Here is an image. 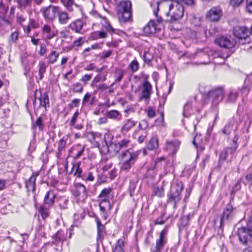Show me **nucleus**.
Masks as SVG:
<instances>
[{"label":"nucleus","mask_w":252,"mask_h":252,"mask_svg":"<svg viewBox=\"0 0 252 252\" xmlns=\"http://www.w3.org/2000/svg\"><path fill=\"white\" fill-rule=\"evenodd\" d=\"M32 127V128L38 127L40 130H43V125L41 119L40 118H37L35 123H33Z\"/></svg>","instance_id":"nucleus-41"},{"label":"nucleus","mask_w":252,"mask_h":252,"mask_svg":"<svg viewBox=\"0 0 252 252\" xmlns=\"http://www.w3.org/2000/svg\"><path fill=\"white\" fill-rule=\"evenodd\" d=\"M166 235V231L162 230L160 232L159 238L156 241V245L153 252H161V249L163 248L164 246L166 243V240L165 238Z\"/></svg>","instance_id":"nucleus-15"},{"label":"nucleus","mask_w":252,"mask_h":252,"mask_svg":"<svg viewBox=\"0 0 252 252\" xmlns=\"http://www.w3.org/2000/svg\"><path fill=\"white\" fill-rule=\"evenodd\" d=\"M228 154V153L227 150L224 149L220 154V162L221 160H224L226 159Z\"/></svg>","instance_id":"nucleus-52"},{"label":"nucleus","mask_w":252,"mask_h":252,"mask_svg":"<svg viewBox=\"0 0 252 252\" xmlns=\"http://www.w3.org/2000/svg\"><path fill=\"white\" fill-rule=\"evenodd\" d=\"M245 179L247 181V183L250 186L252 185V173H248L246 175Z\"/></svg>","instance_id":"nucleus-55"},{"label":"nucleus","mask_w":252,"mask_h":252,"mask_svg":"<svg viewBox=\"0 0 252 252\" xmlns=\"http://www.w3.org/2000/svg\"><path fill=\"white\" fill-rule=\"evenodd\" d=\"M73 194L78 201H83L87 197V193L85 187L80 183L75 184Z\"/></svg>","instance_id":"nucleus-11"},{"label":"nucleus","mask_w":252,"mask_h":252,"mask_svg":"<svg viewBox=\"0 0 252 252\" xmlns=\"http://www.w3.org/2000/svg\"><path fill=\"white\" fill-rule=\"evenodd\" d=\"M216 43L220 47L225 48H231L236 44V41L231 37L222 36L216 39Z\"/></svg>","instance_id":"nucleus-13"},{"label":"nucleus","mask_w":252,"mask_h":252,"mask_svg":"<svg viewBox=\"0 0 252 252\" xmlns=\"http://www.w3.org/2000/svg\"><path fill=\"white\" fill-rule=\"evenodd\" d=\"M237 95L238 94L236 92H231L228 95V100L230 102L234 101L236 99Z\"/></svg>","instance_id":"nucleus-45"},{"label":"nucleus","mask_w":252,"mask_h":252,"mask_svg":"<svg viewBox=\"0 0 252 252\" xmlns=\"http://www.w3.org/2000/svg\"><path fill=\"white\" fill-rule=\"evenodd\" d=\"M92 96L91 93H87L84 96L83 100H82V103L83 105H86L87 103L89 102V101L91 100V98Z\"/></svg>","instance_id":"nucleus-46"},{"label":"nucleus","mask_w":252,"mask_h":252,"mask_svg":"<svg viewBox=\"0 0 252 252\" xmlns=\"http://www.w3.org/2000/svg\"><path fill=\"white\" fill-rule=\"evenodd\" d=\"M17 7L21 11L26 10L32 5V0H16Z\"/></svg>","instance_id":"nucleus-22"},{"label":"nucleus","mask_w":252,"mask_h":252,"mask_svg":"<svg viewBox=\"0 0 252 252\" xmlns=\"http://www.w3.org/2000/svg\"><path fill=\"white\" fill-rule=\"evenodd\" d=\"M55 198V194L53 191H48L44 197V205H47L48 207H51L54 204Z\"/></svg>","instance_id":"nucleus-19"},{"label":"nucleus","mask_w":252,"mask_h":252,"mask_svg":"<svg viewBox=\"0 0 252 252\" xmlns=\"http://www.w3.org/2000/svg\"><path fill=\"white\" fill-rule=\"evenodd\" d=\"M39 67V79L42 80L43 78V74L46 71V65L44 62H40Z\"/></svg>","instance_id":"nucleus-35"},{"label":"nucleus","mask_w":252,"mask_h":252,"mask_svg":"<svg viewBox=\"0 0 252 252\" xmlns=\"http://www.w3.org/2000/svg\"><path fill=\"white\" fill-rule=\"evenodd\" d=\"M29 25L30 26V27L32 28L33 29H36V28H38V27H39L38 24L33 19H30Z\"/></svg>","instance_id":"nucleus-50"},{"label":"nucleus","mask_w":252,"mask_h":252,"mask_svg":"<svg viewBox=\"0 0 252 252\" xmlns=\"http://www.w3.org/2000/svg\"><path fill=\"white\" fill-rule=\"evenodd\" d=\"M95 220L97 223V236L99 238H100L103 237L104 234V227L97 218H95Z\"/></svg>","instance_id":"nucleus-30"},{"label":"nucleus","mask_w":252,"mask_h":252,"mask_svg":"<svg viewBox=\"0 0 252 252\" xmlns=\"http://www.w3.org/2000/svg\"><path fill=\"white\" fill-rule=\"evenodd\" d=\"M120 115L119 111L115 110L109 111L107 112V116L111 119H116Z\"/></svg>","instance_id":"nucleus-39"},{"label":"nucleus","mask_w":252,"mask_h":252,"mask_svg":"<svg viewBox=\"0 0 252 252\" xmlns=\"http://www.w3.org/2000/svg\"><path fill=\"white\" fill-rule=\"evenodd\" d=\"M99 206L100 210L104 214L105 219H106L107 218L106 214V209L111 210L112 207L110 201L106 199H104L99 203Z\"/></svg>","instance_id":"nucleus-21"},{"label":"nucleus","mask_w":252,"mask_h":252,"mask_svg":"<svg viewBox=\"0 0 252 252\" xmlns=\"http://www.w3.org/2000/svg\"><path fill=\"white\" fill-rule=\"evenodd\" d=\"M248 80V78H247V79L245 80L244 85L243 86L242 88L241 89V91L243 95H247L249 94L251 89L250 86L247 84Z\"/></svg>","instance_id":"nucleus-38"},{"label":"nucleus","mask_w":252,"mask_h":252,"mask_svg":"<svg viewBox=\"0 0 252 252\" xmlns=\"http://www.w3.org/2000/svg\"><path fill=\"white\" fill-rule=\"evenodd\" d=\"M140 152V151L134 152L130 149L123 152L121 156V170L124 171L129 170L136 161Z\"/></svg>","instance_id":"nucleus-2"},{"label":"nucleus","mask_w":252,"mask_h":252,"mask_svg":"<svg viewBox=\"0 0 252 252\" xmlns=\"http://www.w3.org/2000/svg\"><path fill=\"white\" fill-rule=\"evenodd\" d=\"M233 145L232 146H231L230 147H228L226 149H225L226 150H227L228 153L230 154H233V153L235 151V150H236L237 147V143L235 142V141L234 140H233Z\"/></svg>","instance_id":"nucleus-44"},{"label":"nucleus","mask_w":252,"mask_h":252,"mask_svg":"<svg viewBox=\"0 0 252 252\" xmlns=\"http://www.w3.org/2000/svg\"><path fill=\"white\" fill-rule=\"evenodd\" d=\"M124 247V241L122 239H119L115 249L113 251V252H124L123 250Z\"/></svg>","instance_id":"nucleus-33"},{"label":"nucleus","mask_w":252,"mask_h":252,"mask_svg":"<svg viewBox=\"0 0 252 252\" xmlns=\"http://www.w3.org/2000/svg\"><path fill=\"white\" fill-rule=\"evenodd\" d=\"M182 189V187L179 185L172 187L171 189L170 193L168 195V202L173 204L174 208H176L177 203L181 199L180 195Z\"/></svg>","instance_id":"nucleus-7"},{"label":"nucleus","mask_w":252,"mask_h":252,"mask_svg":"<svg viewBox=\"0 0 252 252\" xmlns=\"http://www.w3.org/2000/svg\"><path fill=\"white\" fill-rule=\"evenodd\" d=\"M112 51L109 50L107 51H104L100 55V58L102 60H104L106 58H108L112 54Z\"/></svg>","instance_id":"nucleus-51"},{"label":"nucleus","mask_w":252,"mask_h":252,"mask_svg":"<svg viewBox=\"0 0 252 252\" xmlns=\"http://www.w3.org/2000/svg\"><path fill=\"white\" fill-rule=\"evenodd\" d=\"M66 139H65L64 137L60 140L58 148V152L57 153V157L58 158H61L63 152L66 146Z\"/></svg>","instance_id":"nucleus-25"},{"label":"nucleus","mask_w":252,"mask_h":252,"mask_svg":"<svg viewBox=\"0 0 252 252\" xmlns=\"http://www.w3.org/2000/svg\"><path fill=\"white\" fill-rule=\"evenodd\" d=\"M36 175H32L26 182V188L29 190L33 191L35 188V181Z\"/></svg>","instance_id":"nucleus-27"},{"label":"nucleus","mask_w":252,"mask_h":252,"mask_svg":"<svg viewBox=\"0 0 252 252\" xmlns=\"http://www.w3.org/2000/svg\"><path fill=\"white\" fill-rule=\"evenodd\" d=\"M118 11H131V3L129 0H123L120 2Z\"/></svg>","instance_id":"nucleus-23"},{"label":"nucleus","mask_w":252,"mask_h":252,"mask_svg":"<svg viewBox=\"0 0 252 252\" xmlns=\"http://www.w3.org/2000/svg\"><path fill=\"white\" fill-rule=\"evenodd\" d=\"M158 147V141L157 137L152 138L147 144V148L149 150H153Z\"/></svg>","instance_id":"nucleus-28"},{"label":"nucleus","mask_w":252,"mask_h":252,"mask_svg":"<svg viewBox=\"0 0 252 252\" xmlns=\"http://www.w3.org/2000/svg\"><path fill=\"white\" fill-rule=\"evenodd\" d=\"M26 20V18L24 15L20 13H17V21L18 23L22 25L23 22Z\"/></svg>","instance_id":"nucleus-48"},{"label":"nucleus","mask_w":252,"mask_h":252,"mask_svg":"<svg viewBox=\"0 0 252 252\" xmlns=\"http://www.w3.org/2000/svg\"><path fill=\"white\" fill-rule=\"evenodd\" d=\"M78 115H79V112H78V110H77L74 114L73 116L72 117V118L71 119L70 123V125L71 126H75L76 122V120L78 118Z\"/></svg>","instance_id":"nucleus-47"},{"label":"nucleus","mask_w":252,"mask_h":252,"mask_svg":"<svg viewBox=\"0 0 252 252\" xmlns=\"http://www.w3.org/2000/svg\"><path fill=\"white\" fill-rule=\"evenodd\" d=\"M83 42L82 41V38L80 37L78 39L74 41L73 42V46H80Z\"/></svg>","instance_id":"nucleus-61"},{"label":"nucleus","mask_w":252,"mask_h":252,"mask_svg":"<svg viewBox=\"0 0 252 252\" xmlns=\"http://www.w3.org/2000/svg\"><path fill=\"white\" fill-rule=\"evenodd\" d=\"M152 86L148 81L144 82L142 86L141 92L139 97V100L144 99L148 101L152 94Z\"/></svg>","instance_id":"nucleus-14"},{"label":"nucleus","mask_w":252,"mask_h":252,"mask_svg":"<svg viewBox=\"0 0 252 252\" xmlns=\"http://www.w3.org/2000/svg\"><path fill=\"white\" fill-rule=\"evenodd\" d=\"M57 15L59 23L63 25H66L70 19L69 14L66 11L60 9Z\"/></svg>","instance_id":"nucleus-17"},{"label":"nucleus","mask_w":252,"mask_h":252,"mask_svg":"<svg viewBox=\"0 0 252 252\" xmlns=\"http://www.w3.org/2000/svg\"><path fill=\"white\" fill-rule=\"evenodd\" d=\"M42 32L44 33H49L51 32V27L48 25H44L42 28Z\"/></svg>","instance_id":"nucleus-56"},{"label":"nucleus","mask_w":252,"mask_h":252,"mask_svg":"<svg viewBox=\"0 0 252 252\" xmlns=\"http://www.w3.org/2000/svg\"><path fill=\"white\" fill-rule=\"evenodd\" d=\"M153 12L156 17L160 8L162 12L169 19L167 20L176 21L182 18L184 14V8L181 3L165 0L151 4Z\"/></svg>","instance_id":"nucleus-1"},{"label":"nucleus","mask_w":252,"mask_h":252,"mask_svg":"<svg viewBox=\"0 0 252 252\" xmlns=\"http://www.w3.org/2000/svg\"><path fill=\"white\" fill-rule=\"evenodd\" d=\"M136 125V122L131 119H128L125 121L121 131L124 133L128 132L132 127Z\"/></svg>","instance_id":"nucleus-24"},{"label":"nucleus","mask_w":252,"mask_h":252,"mask_svg":"<svg viewBox=\"0 0 252 252\" xmlns=\"http://www.w3.org/2000/svg\"><path fill=\"white\" fill-rule=\"evenodd\" d=\"M111 189H103L100 194L99 195V197H106L111 192Z\"/></svg>","instance_id":"nucleus-49"},{"label":"nucleus","mask_w":252,"mask_h":252,"mask_svg":"<svg viewBox=\"0 0 252 252\" xmlns=\"http://www.w3.org/2000/svg\"><path fill=\"white\" fill-rule=\"evenodd\" d=\"M48 207H46L45 205H42L40 207L39 212L42 217V218L45 219L46 218L48 217L49 214V212L48 211Z\"/></svg>","instance_id":"nucleus-36"},{"label":"nucleus","mask_w":252,"mask_h":252,"mask_svg":"<svg viewBox=\"0 0 252 252\" xmlns=\"http://www.w3.org/2000/svg\"><path fill=\"white\" fill-rule=\"evenodd\" d=\"M119 20L121 23H126L131 21V11H118Z\"/></svg>","instance_id":"nucleus-16"},{"label":"nucleus","mask_w":252,"mask_h":252,"mask_svg":"<svg viewBox=\"0 0 252 252\" xmlns=\"http://www.w3.org/2000/svg\"><path fill=\"white\" fill-rule=\"evenodd\" d=\"M59 56V53L56 51H51L48 55L46 57L48 59V63L53 64L54 63L57 61Z\"/></svg>","instance_id":"nucleus-26"},{"label":"nucleus","mask_w":252,"mask_h":252,"mask_svg":"<svg viewBox=\"0 0 252 252\" xmlns=\"http://www.w3.org/2000/svg\"><path fill=\"white\" fill-rule=\"evenodd\" d=\"M129 67L133 72L137 71L139 67V64L138 61L136 60L132 61L129 65Z\"/></svg>","instance_id":"nucleus-37"},{"label":"nucleus","mask_w":252,"mask_h":252,"mask_svg":"<svg viewBox=\"0 0 252 252\" xmlns=\"http://www.w3.org/2000/svg\"><path fill=\"white\" fill-rule=\"evenodd\" d=\"M80 101V100L79 99H73V100H72V101L69 105V108H73L74 107L78 106Z\"/></svg>","instance_id":"nucleus-53"},{"label":"nucleus","mask_w":252,"mask_h":252,"mask_svg":"<svg viewBox=\"0 0 252 252\" xmlns=\"http://www.w3.org/2000/svg\"><path fill=\"white\" fill-rule=\"evenodd\" d=\"M153 55L150 52H146L143 55V59L145 62L150 63L153 60Z\"/></svg>","instance_id":"nucleus-43"},{"label":"nucleus","mask_w":252,"mask_h":252,"mask_svg":"<svg viewBox=\"0 0 252 252\" xmlns=\"http://www.w3.org/2000/svg\"><path fill=\"white\" fill-rule=\"evenodd\" d=\"M83 90V87L80 83H77L73 85V91L75 93H81Z\"/></svg>","instance_id":"nucleus-42"},{"label":"nucleus","mask_w":252,"mask_h":252,"mask_svg":"<svg viewBox=\"0 0 252 252\" xmlns=\"http://www.w3.org/2000/svg\"><path fill=\"white\" fill-rule=\"evenodd\" d=\"M247 8L250 13H252V0H247Z\"/></svg>","instance_id":"nucleus-60"},{"label":"nucleus","mask_w":252,"mask_h":252,"mask_svg":"<svg viewBox=\"0 0 252 252\" xmlns=\"http://www.w3.org/2000/svg\"><path fill=\"white\" fill-rule=\"evenodd\" d=\"M102 24L103 25L104 28L108 31L112 32H114L115 30L113 28L110 24L109 23L107 19L105 17H102Z\"/></svg>","instance_id":"nucleus-34"},{"label":"nucleus","mask_w":252,"mask_h":252,"mask_svg":"<svg viewBox=\"0 0 252 252\" xmlns=\"http://www.w3.org/2000/svg\"><path fill=\"white\" fill-rule=\"evenodd\" d=\"M237 236L242 244L248 245L252 243V217L249 218L246 226L238 229Z\"/></svg>","instance_id":"nucleus-3"},{"label":"nucleus","mask_w":252,"mask_h":252,"mask_svg":"<svg viewBox=\"0 0 252 252\" xmlns=\"http://www.w3.org/2000/svg\"><path fill=\"white\" fill-rule=\"evenodd\" d=\"M223 95V91L221 88H217L210 93V96L214 97L213 102L218 103L220 100L222 99Z\"/></svg>","instance_id":"nucleus-18"},{"label":"nucleus","mask_w":252,"mask_h":252,"mask_svg":"<svg viewBox=\"0 0 252 252\" xmlns=\"http://www.w3.org/2000/svg\"><path fill=\"white\" fill-rule=\"evenodd\" d=\"M80 163L78 162L76 163H74L73 165L71 173L73 174V175L77 177H81V173L82 172V169L80 167Z\"/></svg>","instance_id":"nucleus-29"},{"label":"nucleus","mask_w":252,"mask_h":252,"mask_svg":"<svg viewBox=\"0 0 252 252\" xmlns=\"http://www.w3.org/2000/svg\"><path fill=\"white\" fill-rule=\"evenodd\" d=\"M222 16L221 9L219 6H214L207 12L205 17L210 21L217 22Z\"/></svg>","instance_id":"nucleus-10"},{"label":"nucleus","mask_w":252,"mask_h":252,"mask_svg":"<svg viewBox=\"0 0 252 252\" xmlns=\"http://www.w3.org/2000/svg\"><path fill=\"white\" fill-rule=\"evenodd\" d=\"M147 121L143 120L140 121L139 123V127L141 129H145L148 127Z\"/></svg>","instance_id":"nucleus-54"},{"label":"nucleus","mask_w":252,"mask_h":252,"mask_svg":"<svg viewBox=\"0 0 252 252\" xmlns=\"http://www.w3.org/2000/svg\"><path fill=\"white\" fill-rule=\"evenodd\" d=\"M92 77V75L91 74H86L82 77L80 80L86 84L87 81L91 79Z\"/></svg>","instance_id":"nucleus-57"},{"label":"nucleus","mask_w":252,"mask_h":252,"mask_svg":"<svg viewBox=\"0 0 252 252\" xmlns=\"http://www.w3.org/2000/svg\"><path fill=\"white\" fill-rule=\"evenodd\" d=\"M243 0H231L230 3L233 6H237L240 5Z\"/></svg>","instance_id":"nucleus-62"},{"label":"nucleus","mask_w":252,"mask_h":252,"mask_svg":"<svg viewBox=\"0 0 252 252\" xmlns=\"http://www.w3.org/2000/svg\"><path fill=\"white\" fill-rule=\"evenodd\" d=\"M156 17L158 24H156L154 20H151L144 27L143 32L146 35L150 36L157 32L160 31L163 19L160 16L158 17V15Z\"/></svg>","instance_id":"nucleus-5"},{"label":"nucleus","mask_w":252,"mask_h":252,"mask_svg":"<svg viewBox=\"0 0 252 252\" xmlns=\"http://www.w3.org/2000/svg\"><path fill=\"white\" fill-rule=\"evenodd\" d=\"M236 213V209L234 208L231 204H227L224 209L221 218V225H222L225 221L232 220L235 217Z\"/></svg>","instance_id":"nucleus-9"},{"label":"nucleus","mask_w":252,"mask_h":252,"mask_svg":"<svg viewBox=\"0 0 252 252\" xmlns=\"http://www.w3.org/2000/svg\"><path fill=\"white\" fill-rule=\"evenodd\" d=\"M181 142L177 139L168 140L166 142L164 150L169 155H174L179 149Z\"/></svg>","instance_id":"nucleus-12"},{"label":"nucleus","mask_w":252,"mask_h":252,"mask_svg":"<svg viewBox=\"0 0 252 252\" xmlns=\"http://www.w3.org/2000/svg\"><path fill=\"white\" fill-rule=\"evenodd\" d=\"M61 2L69 11L73 10V7L75 5L74 0H61Z\"/></svg>","instance_id":"nucleus-31"},{"label":"nucleus","mask_w":252,"mask_h":252,"mask_svg":"<svg viewBox=\"0 0 252 252\" xmlns=\"http://www.w3.org/2000/svg\"><path fill=\"white\" fill-rule=\"evenodd\" d=\"M40 105L43 106L45 109L49 106V100L48 96L46 94H44L40 97Z\"/></svg>","instance_id":"nucleus-32"},{"label":"nucleus","mask_w":252,"mask_h":252,"mask_svg":"<svg viewBox=\"0 0 252 252\" xmlns=\"http://www.w3.org/2000/svg\"><path fill=\"white\" fill-rule=\"evenodd\" d=\"M60 7L53 5L43 7L41 11L43 13L45 19L47 21H53L56 17Z\"/></svg>","instance_id":"nucleus-8"},{"label":"nucleus","mask_w":252,"mask_h":252,"mask_svg":"<svg viewBox=\"0 0 252 252\" xmlns=\"http://www.w3.org/2000/svg\"><path fill=\"white\" fill-rule=\"evenodd\" d=\"M145 111L149 118H153L156 116V110L152 107H148Z\"/></svg>","instance_id":"nucleus-40"},{"label":"nucleus","mask_w":252,"mask_h":252,"mask_svg":"<svg viewBox=\"0 0 252 252\" xmlns=\"http://www.w3.org/2000/svg\"><path fill=\"white\" fill-rule=\"evenodd\" d=\"M112 139L113 136L111 134L106 133L104 135V141L108 151L114 149L115 152H118L121 149L126 148L130 142L129 140L125 139L118 143L113 144L112 142Z\"/></svg>","instance_id":"nucleus-4"},{"label":"nucleus","mask_w":252,"mask_h":252,"mask_svg":"<svg viewBox=\"0 0 252 252\" xmlns=\"http://www.w3.org/2000/svg\"><path fill=\"white\" fill-rule=\"evenodd\" d=\"M84 25L83 22L80 19H77L69 25V28L76 33H81Z\"/></svg>","instance_id":"nucleus-20"},{"label":"nucleus","mask_w":252,"mask_h":252,"mask_svg":"<svg viewBox=\"0 0 252 252\" xmlns=\"http://www.w3.org/2000/svg\"><path fill=\"white\" fill-rule=\"evenodd\" d=\"M11 40L15 41H16L18 37V33L17 32H13L10 35Z\"/></svg>","instance_id":"nucleus-63"},{"label":"nucleus","mask_w":252,"mask_h":252,"mask_svg":"<svg viewBox=\"0 0 252 252\" xmlns=\"http://www.w3.org/2000/svg\"><path fill=\"white\" fill-rule=\"evenodd\" d=\"M234 34L238 40L240 44L244 45L251 42L249 35V30L244 27H237L233 30Z\"/></svg>","instance_id":"nucleus-6"},{"label":"nucleus","mask_w":252,"mask_h":252,"mask_svg":"<svg viewBox=\"0 0 252 252\" xmlns=\"http://www.w3.org/2000/svg\"><path fill=\"white\" fill-rule=\"evenodd\" d=\"M231 127H232V125H230V124H229L228 125H226L224 126V128H223V129L222 130L224 134H229L230 132V129H231Z\"/></svg>","instance_id":"nucleus-58"},{"label":"nucleus","mask_w":252,"mask_h":252,"mask_svg":"<svg viewBox=\"0 0 252 252\" xmlns=\"http://www.w3.org/2000/svg\"><path fill=\"white\" fill-rule=\"evenodd\" d=\"M147 135V133L146 131H144L143 132V133H142L141 135L139 136L138 140L140 143L143 142Z\"/></svg>","instance_id":"nucleus-59"},{"label":"nucleus","mask_w":252,"mask_h":252,"mask_svg":"<svg viewBox=\"0 0 252 252\" xmlns=\"http://www.w3.org/2000/svg\"><path fill=\"white\" fill-rule=\"evenodd\" d=\"M46 52V47L45 45L42 44L40 46V55L43 56Z\"/></svg>","instance_id":"nucleus-64"}]
</instances>
